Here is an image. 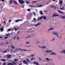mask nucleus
Segmentation results:
<instances>
[{
  "instance_id": "f257e3e1",
  "label": "nucleus",
  "mask_w": 65,
  "mask_h": 65,
  "mask_svg": "<svg viewBox=\"0 0 65 65\" xmlns=\"http://www.w3.org/2000/svg\"><path fill=\"white\" fill-rule=\"evenodd\" d=\"M53 51V50H45V52L47 54H50Z\"/></svg>"
},
{
  "instance_id": "f03ea898",
  "label": "nucleus",
  "mask_w": 65,
  "mask_h": 65,
  "mask_svg": "<svg viewBox=\"0 0 65 65\" xmlns=\"http://www.w3.org/2000/svg\"><path fill=\"white\" fill-rule=\"evenodd\" d=\"M53 34H54V35H56L57 38H58L59 37V35H58V33H57V32L56 31L53 32Z\"/></svg>"
},
{
  "instance_id": "7ed1b4c3",
  "label": "nucleus",
  "mask_w": 65,
  "mask_h": 65,
  "mask_svg": "<svg viewBox=\"0 0 65 65\" xmlns=\"http://www.w3.org/2000/svg\"><path fill=\"white\" fill-rule=\"evenodd\" d=\"M42 18H44V20H46V17L43 16H42L41 18L38 19L37 20L38 21H39L40 20H41V19H42Z\"/></svg>"
},
{
  "instance_id": "20e7f679",
  "label": "nucleus",
  "mask_w": 65,
  "mask_h": 65,
  "mask_svg": "<svg viewBox=\"0 0 65 65\" xmlns=\"http://www.w3.org/2000/svg\"><path fill=\"white\" fill-rule=\"evenodd\" d=\"M29 6H30V7H41V6H42V5H40L39 6H34L33 5H29Z\"/></svg>"
},
{
  "instance_id": "39448f33",
  "label": "nucleus",
  "mask_w": 65,
  "mask_h": 65,
  "mask_svg": "<svg viewBox=\"0 0 65 65\" xmlns=\"http://www.w3.org/2000/svg\"><path fill=\"white\" fill-rule=\"evenodd\" d=\"M13 63H12L11 62H10L9 63H8L7 64L8 65H15L16 64V63L14 62H13Z\"/></svg>"
},
{
  "instance_id": "423d86ee",
  "label": "nucleus",
  "mask_w": 65,
  "mask_h": 65,
  "mask_svg": "<svg viewBox=\"0 0 65 65\" xmlns=\"http://www.w3.org/2000/svg\"><path fill=\"white\" fill-rule=\"evenodd\" d=\"M19 1L20 2V3L21 4H24L25 3L24 1L23 0H19Z\"/></svg>"
},
{
  "instance_id": "0eeeda50",
  "label": "nucleus",
  "mask_w": 65,
  "mask_h": 65,
  "mask_svg": "<svg viewBox=\"0 0 65 65\" xmlns=\"http://www.w3.org/2000/svg\"><path fill=\"white\" fill-rule=\"evenodd\" d=\"M56 55V54L54 52H52L51 54H50V55Z\"/></svg>"
},
{
  "instance_id": "6e6552de",
  "label": "nucleus",
  "mask_w": 65,
  "mask_h": 65,
  "mask_svg": "<svg viewBox=\"0 0 65 65\" xmlns=\"http://www.w3.org/2000/svg\"><path fill=\"white\" fill-rule=\"evenodd\" d=\"M60 5H62L63 3V1L62 0H60L59 2Z\"/></svg>"
},
{
  "instance_id": "1a4fd4ad",
  "label": "nucleus",
  "mask_w": 65,
  "mask_h": 65,
  "mask_svg": "<svg viewBox=\"0 0 65 65\" xmlns=\"http://www.w3.org/2000/svg\"><path fill=\"white\" fill-rule=\"evenodd\" d=\"M50 8H55V6L53 5H50V6L49 7Z\"/></svg>"
},
{
  "instance_id": "9d476101",
  "label": "nucleus",
  "mask_w": 65,
  "mask_h": 65,
  "mask_svg": "<svg viewBox=\"0 0 65 65\" xmlns=\"http://www.w3.org/2000/svg\"><path fill=\"white\" fill-rule=\"evenodd\" d=\"M59 15L58 14H55L53 15L52 17H59Z\"/></svg>"
},
{
  "instance_id": "9b49d317",
  "label": "nucleus",
  "mask_w": 65,
  "mask_h": 65,
  "mask_svg": "<svg viewBox=\"0 0 65 65\" xmlns=\"http://www.w3.org/2000/svg\"><path fill=\"white\" fill-rule=\"evenodd\" d=\"M13 2L15 5H18V3L15 1L14 0Z\"/></svg>"
},
{
  "instance_id": "f8f14e48",
  "label": "nucleus",
  "mask_w": 65,
  "mask_h": 65,
  "mask_svg": "<svg viewBox=\"0 0 65 65\" xmlns=\"http://www.w3.org/2000/svg\"><path fill=\"white\" fill-rule=\"evenodd\" d=\"M7 58H11V55H7Z\"/></svg>"
},
{
  "instance_id": "ddd939ff",
  "label": "nucleus",
  "mask_w": 65,
  "mask_h": 65,
  "mask_svg": "<svg viewBox=\"0 0 65 65\" xmlns=\"http://www.w3.org/2000/svg\"><path fill=\"white\" fill-rule=\"evenodd\" d=\"M54 29V28L53 27H52L50 28V29L48 30V31H51V30H52Z\"/></svg>"
},
{
  "instance_id": "4468645a",
  "label": "nucleus",
  "mask_w": 65,
  "mask_h": 65,
  "mask_svg": "<svg viewBox=\"0 0 65 65\" xmlns=\"http://www.w3.org/2000/svg\"><path fill=\"white\" fill-rule=\"evenodd\" d=\"M58 12H59V13H61L62 14H63V12L62 11H61L58 10Z\"/></svg>"
},
{
  "instance_id": "2eb2a0df",
  "label": "nucleus",
  "mask_w": 65,
  "mask_h": 65,
  "mask_svg": "<svg viewBox=\"0 0 65 65\" xmlns=\"http://www.w3.org/2000/svg\"><path fill=\"white\" fill-rule=\"evenodd\" d=\"M21 51H24L25 52V51H28V50H26L25 49H20Z\"/></svg>"
},
{
  "instance_id": "dca6fc26",
  "label": "nucleus",
  "mask_w": 65,
  "mask_h": 65,
  "mask_svg": "<svg viewBox=\"0 0 65 65\" xmlns=\"http://www.w3.org/2000/svg\"><path fill=\"white\" fill-rule=\"evenodd\" d=\"M34 64H36L37 65H39V63H38V62H34Z\"/></svg>"
},
{
  "instance_id": "f3484780",
  "label": "nucleus",
  "mask_w": 65,
  "mask_h": 65,
  "mask_svg": "<svg viewBox=\"0 0 65 65\" xmlns=\"http://www.w3.org/2000/svg\"><path fill=\"white\" fill-rule=\"evenodd\" d=\"M40 25V23H39L35 25V27H37V26H38V25Z\"/></svg>"
},
{
  "instance_id": "a211bd4d",
  "label": "nucleus",
  "mask_w": 65,
  "mask_h": 65,
  "mask_svg": "<svg viewBox=\"0 0 65 65\" xmlns=\"http://www.w3.org/2000/svg\"><path fill=\"white\" fill-rule=\"evenodd\" d=\"M23 62L25 64H27V62H26V61L25 60H24L23 61Z\"/></svg>"
},
{
  "instance_id": "6ab92c4d",
  "label": "nucleus",
  "mask_w": 65,
  "mask_h": 65,
  "mask_svg": "<svg viewBox=\"0 0 65 65\" xmlns=\"http://www.w3.org/2000/svg\"><path fill=\"white\" fill-rule=\"evenodd\" d=\"M13 3V1H12V0H11L9 2V4H12Z\"/></svg>"
},
{
  "instance_id": "aec40b11",
  "label": "nucleus",
  "mask_w": 65,
  "mask_h": 65,
  "mask_svg": "<svg viewBox=\"0 0 65 65\" xmlns=\"http://www.w3.org/2000/svg\"><path fill=\"white\" fill-rule=\"evenodd\" d=\"M20 50H21V48H19V49H16L15 50V51H19Z\"/></svg>"
},
{
  "instance_id": "412c9836",
  "label": "nucleus",
  "mask_w": 65,
  "mask_h": 65,
  "mask_svg": "<svg viewBox=\"0 0 65 65\" xmlns=\"http://www.w3.org/2000/svg\"><path fill=\"white\" fill-rule=\"evenodd\" d=\"M32 37L31 36H28L26 38H31Z\"/></svg>"
},
{
  "instance_id": "4be33fe9",
  "label": "nucleus",
  "mask_w": 65,
  "mask_h": 65,
  "mask_svg": "<svg viewBox=\"0 0 65 65\" xmlns=\"http://www.w3.org/2000/svg\"><path fill=\"white\" fill-rule=\"evenodd\" d=\"M34 56H35V55L34 54L30 55V57H34Z\"/></svg>"
},
{
  "instance_id": "5701e85b",
  "label": "nucleus",
  "mask_w": 65,
  "mask_h": 65,
  "mask_svg": "<svg viewBox=\"0 0 65 65\" xmlns=\"http://www.w3.org/2000/svg\"><path fill=\"white\" fill-rule=\"evenodd\" d=\"M46 48V47L45 46H42V48L43 49H44V48Z\"/></svg>"
},
{
  "instance_id": "b1692460",
  "label": "nucleus",
  "mask_w": 65,
  "mask_h": 65,
  "mask_svg": "<svg viewBox=\"0 0 65 65\" xmlns=\"http://www.w3.org/2000/svg\"><path fill=\"white\" fill-rule=\"evenodd\" d=\"M40 13L42 15L43 14V13H42V11H40Z\"/></svg>"
},
{
  "instance_id": "393cba45",
  "label": "nucleus",
  "mask_w": 65,
  "mask_h": 65,
  "mask_svg": "<svg viewBox=\"0 0 65 65\" xmlns=\"http://www.w3.org/2000/svg\"><path fill=\"white\" fill-rule=\"evenodd\" d=\"M61 18L63 19H65V16H62L61 17Z\"/></svg>"
},
{
  "instance_id": "a878e982",
  "label": "nucleus",
  "mask_w": 65,
  "mask_h": 65,
  "mask_svg": "<svg viewBox=\"0 0 65 65\" xmlns=\"http://www.w3.org/2000/svg\"><path fill=\"white\" fill-rule=\"evenodd\" d=\"M26 61L28 62H30V60H29L28 59H27Z\"/></svg>"
},
{
  "instance_id": "bb28decb",
  "label": "nucleus",
  "mask_w": 65,
  "mask_h": 65,
  "mask_svg": "<svg viewBox=\"0 0 65 65\" xmlns=\"http://www.w3.org/2000/svg\"><path fill=\"white\" fill-rule=\"evenodd\" d=\"M0 30L2 31H3V28L2 27L0 28Z\"/></svg>"
},
{
  "instance_id": "cd10ccee",
  "label": "nucleus",
  "mask_w": 65,
  "mask_h": 65,
  "mask_svg": "<svg viewBox=\"0 0 65 65\" xmlns=\"http://www.w3.org/2000/svg\"><path fill=\"white\" fill-rule=\"evenodd\" d=\"M39 60H40V61H42V59H41V58L40 57H39Z\"/></svg>"
},
{
  "instance_id": "c85d7f7f",
  "label": "nucleus",
  "mask_w": 65,
  "mask_h": 65,
  "mask_svg": "<svg viewBox=\"0 0 65 65\" xmlns=\"http://www.w3.org/2000/svg\"><path fill=\"white\" fill-rule=\"evenodd\" d=\"M29 43H30V42H27L26 43V44H29Z\"/></svg>"
},
{
  "instance_id": "c756f323",
  "label": "nucleus",
  "mask_w": 65,
  "mask_h": 65,
  "mask_svg": "<svg viewBox=\"0 0 65 65\" xmlns=\"http://www.w3.org/2000/svg\"><path fill=\"white\" fill-rule=\"evenodd\" d=\"M46 59L47 60V61H48L50 60V58H46Z\"/></svg>"
},
{
  "instance_id": "7c9ffc66",
  "label": "nucleus",
  "mask_w": 65,
  "mask_h": 65,
  "mask_svg": "<svg viewBox=\"0 0 65 65\" xmlns=\"http://www.w3.org/2000/svg\"><path fill=\"white\" fill-rule=\"evenodd\" d=\"M6 36H10V34H8L6 35Z\"/></svg>"
},
{
  "instance_id": "2f4dec72",
  "label": "nucleus",
  "mask_w": 65,
  "mask_h": 65,
  "mask_svg": "<svg viewBox=\"0 0 65 65\" xmlns=\"http://www.w3.org/2000/svg\"><path fill=\"white\" fill-rule=\"evenodd\" d=\"M60 9L61 10H64V8H63V7L62 8H60Z\"/></svg>"
},
{
  "instance_id": "473e14b6",
  "label": "nucleus",
  "mask_w": 65,
  "mask_h": 65,
  "mask_svg": "<svg viewBox=\"0 0 65 65\" xmlns=\"http://www.w3.org/2000/svg\"><path fill=\"white\" fill-rule=\"evenodd\" d=\"M11 46L13 50V49L15 48V47L13 46Z\"/></svg>"
},
{
  "instance_id": "72a5a7b5",
  "label": "nucleus",
  "mask_w": 65,
  "mask_h": 65,
  "mask_svg": "<svg viewBox=\"0 0 65 65\" xmlns=\"http://www.w3.org/2000/svg\"><path fill=\"white\" fill-rule=\"evenodd\" d=\"M33 13L34 14V15H35V16L36 15V13L35 12H33Z\"/></svg>"
},
{
  "instance_id": "f704fd0d",
  "label": "nucleus",
  "mask_w": 65,
  "mask_h": 65,
  "mask_svg": "<svg viewBox=\"0 0 65 65\" xmlns=\"http://www.w3.org/2000/svg\"><path fill=\"white\" fill-rule=\"evenodd\" d=\"M35 58H32L31 59V60H35Z\"/></svg>"
},
{
  "instance_id": "c9c22d12",
  "label": "nucleus",
  "mask_w": 65,
  "mask_h": 65,
  "mask_svg": "<svg viewBox=\"0 0 65 65\" xmlns=\"http://www.w3.org/2000/svg\"><path fill=\"white\" fill-rule=\"evenodd\" d=\"M14 29H15V30H16V31H17V30H18V29H17V28L15 27H14Z\"/></svg>"
},
{
  "instance_id": "e433bc0d",
  "label": "nucleus",
  "mask_w": 65,
  "mask_h": 65,
  "mask_svg": "<svg viewBox=\"0 0 65 65\" xmlns=\"http://www.w3.org/2000/svg\"><path fill=\"white\" fill-rule=\"evenodd\" d=\"M7 51H6L3 52V53H7Z\"/></svg>"
},
{
  "instance_id": "4c0bfd02",
  "label": "nucleus",
  "mask_w": 65,
  "mask_h": 65,
  "mask_svg": "<svg viewBox=\"0 0 65 65\" xmlns=\"http://www.w3.org/2000/svg\"><path fill=\"white\" fill-rule=\"evenodd\" d=\"M2 61H5V60L4 59H2Z\"/></svg>"
},
{
  "instance_id": "58836bf2",
  "label": "nucleus",
  "mask_w": 65,
  "mask_h": 65,
  "mask_svg": "<svg viewBox=\"0 0 65 65\" xmlns=\"http://www.w3.org/2000/svg\"><path fill=\"white\" fill-rule=\"evenodd\" d=\"M30 46H26L25 47H30Z\"/></svg>"
},
{
  "instance_id": "ea45409f",
  "label": "nucleus",
  "mask_w": 65,
  "mask_h": 65,
  "mask_svg": "<svg viewBox=\"0 0 65 65\" xmlns=\"http://www.w3.org/2000/svg\"><path fill=\"white\" fill-rule=\"evenodd\" d=\"M19 21V20H17L15 21V22H16L17 23H18V22Z\"/></svg>"
},
{
  "instance_id": "a19ab883",
  "label": "nucleus",
  "mask_w": 65,
  "mask_h": 65,
  "mask_svg": "<svg viewBox=\"0 0 65 65\" xmlns=\"http://www.w3.org/2000/svg\"><path fill=\"white\" fill-rule=\"evenodd\" d=\"M37 43L38 44V43H40V42L39 41H37Z\"/></svg>"
},
{
  "instance_id": "79ce46f5",
  "label": "nucleus",
  "mask_w": 65,
  "mask_h": 65,
  "mask_svg": "<svg viewBox=\"0 0 65 65\" xmlns=\"http://www.w3.org/2000/svg\"><path fill=\"white\" fill-rule=\"evenodd\" d=\"M8 38V37H5V39H7V38Z\"/></svg>"
},
{
  "instance_id": "37998d69",
  "label": "nucleus",
  "mask_w": 65,
  "mask_h": 65,
  "mask_svg": "<svg viewBox=\"0 0 65 65\" xmlns=\"http://www.w3.org/2000/svg\"><path fill=\"white\" fill-rule=\"evenodd\" d=\"M26 3H28V4H29V3H29L28 1L26 2Z\"/></svg>"
},
{
  "instance_id": "c03bdc74",
  "label": "nucleus",
  "mask_w": 65,
  "mask_h": 65,
  "mask_svg": "<svg viewBox=\"0 0 65 65\" xmlns=\"http://www.w3.org/2000/svg\"><path fill=\"white\" fill-rule=\"evenodd\" d=\"M39 47H40V48H42V47L41 46H39Z\"/></svg>"
},
{
  "instance_id": "a18cd8bd",
  "label": "nucleus",
  "mask_w": 65,
  "mask_h": 65,
  "mask_svg": "<svg viewBox=\"0 0 65 65\" xmlns=\"http://www.w3.org/2000/svg\"><path fill=\"white\" fill-rule=\"evenodd\" d=\"M8 31H11V29H9Z\"/></svg>"
},
{
  "instance_id": "49530a36",
  "label": "nucleus",
  "mask_w": 65,
  "mask_h": 65,
  "mask_svg": "<svg viewBox=\"0 0 65 65\" xmlns=\"http://www.w3.org/2000/svg\"><path fill=\"white\" fill-rule=\"evenodd\" d=\"M27 10L28 11H31V10H30V9H27Z\"/></svg>"
},
{
  "instance_id": "de8ad7c7",
  "label": "nucleus",
  "mask_w": 65,
  "mask_h": 65,
  "mask_svg": "<svg viewBox=\"0 0 65 65\" xmlns=\"http://www.w3.org/2000/svg\"><path fill=\"white\" fill-rule=\"evenodd\" d=\"M6 65V63L4 62V63L3 64V65Z\"/></svg>"
},
{
  "instance_id": "09e8293b",
  "label": "nucleus",
  "mask_w": 65,
  "mask_h": 65,
  "mask_svg": "<svg viewBox=\"0 0 65 65\" xmlns=\"http://www.w3.org/2000/svg\"><path fill=\"white\" fill-rule=\"evenodd\" d=\"M37 2V1H35V2H32V3H35V2Z\"/></svg>"
},
{
  "instance_id": "8fccbe9b",
  "label": "nucleus",
  "mask_w": 65,
  "mask_h": 65,
  "mask_svg": "<svg viewBox=\"0 0 65 65\" xmlns=\"http://www.w3.org/2000/svg\"><path fill=\"white\" fill-rule=\"evenodd\" d=\"M49 2L47 3H46V4H47V5H48V4H49Z\"/></svg>"
},
{
  "instance_id": "3c124183",
  "label": "nucleus",
  "mask_w": 65,
  "mask_h": 65,
  "mask_svg": "<svg viewBox=\"0 0 65 65\" xmlns=\"http://www.w3.org/2000/svg\"><path fill=\"white\" fill-rule=\"evenodd\" d=\"M14 61H17V59H14Z\"/></svg>"
},
{
  "instance_id": "603ef678",
  "label": "nucleus",
  "mask_w": 65,
  "mask_h": 65,
  "mask_svg": "<svg viewBox=\"0 0 65 65\" xmlns=\"http://www.w3.org/2000/svg\"><path fill=\"white\" fill-rule=\"evenodd\" d=\"M21 7H22V8H24V6H21Z\"/></svg>"
},
{
  "instance_id": "864d4df0",
  "label": "nucleus",
  "mask_w": 65,
  "mask_h": 65,
  "mask_svg": "<svg viewBox=\"0 0 65 65\" xmlns=\"http://www.w3.org/2000/svg\"><path fill=\"white\" fill-rule=\"evenodd\" d=\"M54 40H55V39L54 38L52 40V41H54Z\"/></svg>"
},
{
  "instance_id": "5fc2aeb1",
  "label": "nucleus",
  "mask_w": 65,
  "mask_h": 65,
  "mask_svg": "<svg viewBox=\"0 0 65 65\" xmlns=\"http://www.w3.org/2000/svg\"><path fill=\"white\" fill-rule=\"evenodd\" d=\"M17 39H19V37H17Z\"/></svg>"
},
{
  "instance_id": "6e6d98bb",
  "label": "nucleus",
  "mask_w": 65,
  "mask_h": 65,
  "mask_svg": "<svg viewBox=\"0 0 65 65\" xmlns=\"http://www.w3.org/2000/svg\"><path fill=\"white\" fill-rule=\"evenodd\" d=\"M44 55L45 56H46L47 55V54H44Z\"/></svg>"
},
{
  "instance_id": "4d7b16f0",
  "label": "nucleus",
  "mask_w": 65,
  "mask_h": 65,
  "mask_svg": "<svg viewBox=\"0 0 65 65\" xmlns=\"http://www.w3.org/2000/svg\"><path fill=\"white\" fill-rule=\"evenodd\" d=\"M4 24H5V23H6V22H5V21H4Z\"/></svg>"
},
{
  "instance_id": "13d9d810",
  "label": "nucleus",
  "mask_w": 65,
  "mask_h": 65,
  "mask_svg": "<svg viewBox=\"0 0 65 65\" xmlns=\"http://www.w3.org/2000/svg\"><path fill=\"white\" fill-rule=\"evenodd\" d=\"M56 0H53V1H55Z\"/></svg>"
},
{
  "instance_id": "bf43d9fd",
  "label": "nucleus",
  "mask_w": 65,
  "mask_h": 65,
  "mask_svg": "<svg viewBox=\"0 0 65 65\" xmlns=\"http://www.w3.org/2000/svg\"><path fill=\"white\" fill-rule=\"evenodd\" d=\"M2 1L4 2V0H2Z\"/></svg>"
},
{
  "instance_id": "052dcab7",
  "label": "nucleus",
  "mask_w": 65,
  "mask_h": 65,
  "mask_svg": "<svg viewBox=\"0 0 65 65\" xmlns=\"http://www.w3.org/2000/svg\"><path fill=\"white\" fill-rule=\"evenodd\" d=\"M9 22H11V20H9Z\"/></svg>"
},
{
  "instance_id": "680f3d73",
  "label": "nucleus",
  "mask_w": 65,
  "mask_h": 65,
  "mask_svg": "<svg viewBox=\"0 0 65 65\" xmlns=\"http://www.w3.org/2000/svg\"><path fill=\"white\" fill-rule=\"evenodd\" d=\"M34 20L35 21V18H34Z\"/></svg>"
},
{
  "instance_id": "e2e57ef3",
  "label": "nucleus",
  "mask_w": 65,
  "mask_h": 65,
  "mask_svg": "<svg viewBox=\"0 0 65 65\" xmlns=\"http://www.w3.org/2000/svg\"><path fill=\"white\" fill-rule=\"evenodd\" d=\"M15 37H14V39H15Z\"/></svg>"
},
{
  "instance_id": "0e129e2a",
  "label": "nucleus",
  "mask_w": 65,
  "mask_h": 65,
  "mask_svg": "<svg viewBox=\"0 0 65 65\" xmlns=\"http://www.w3.org/2000/svg\"><path fill=\"white\" fill-rule=\"evenodd\" d=\"M0 38H2V37L1 36H0Z\"/></svg>"
},
{
  "instance_id": "69168bd1",
  "label": "nucleus",
  "mask_w": 65,
  "mask_h": 65,
  "mask_svg": "<svg viewBox=\"0 0 65 65\" xmlns=\"http://www.w3.org/2000/svg\"><path fill=\"white\" fill-rule=\"evenodd\" d=\"M31 50H29V52H31Z\"/></svg>"
},
{
  "instance_id": "338daca9",
  "label": "nucleus",
  "mask_w": 65,
  "mask_h": 65,
  "mask_svg": "<svg viewBox=\"0 0 65 65\" xmlns=\"http://www.w3.org/2000/svg\"><path fill=\"white\" fill-rule=\"evenodd\" d=\"M19 65H22V64H19Z\"/></svg>"
},
{
  "instance_id": "774afa93",
  "label": "nucleus",
  "mask_w": 65,
  "mask_h": 65,
  "mask_svg": "<svg viewBox=\"0 0 65 65\" xmlns=\"http://www.w3.org/2000/svg\"><path fill=\"white\" fill-rule=\"evenodd\" d=\"M43 61H44L45 62V61H46V60H43Z\"/></svg>"
}]
</instances>
